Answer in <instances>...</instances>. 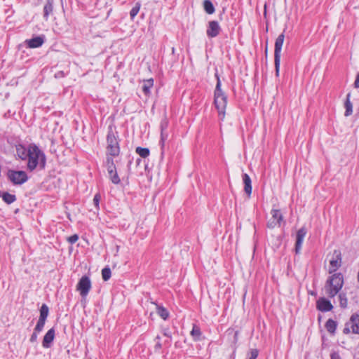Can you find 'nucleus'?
I'll return each instance as SVG.
<instances>
[{
    "label": "nucleus",
    "mask_w": 359,
    "mask_h": 359,
    "mask_svg": "<svg viewBox=\"0 0 359 359\" xmlns=\"http://www.w3.org/2000/svg\"><path fill=\"white\" fill-rule=\"evenodd\" d=\"M27 168L32 171L38 165L44 168L46 165V156L42 151L34 144L28 146Z\"/></svg>",
    "instance_id": "1"
},
{
    "label": "nucleus",
    "mask_w": 359,
    "mask_h": 359,
    "mask_svg": "<svg viewBox=\"0 0 359 359\" xmlns=\"http://www.w3.org/2000/svg\"><path fill=\"white\" fill-rule=\"evenodd\" d=\"M217 84L214 93V103L217 108L219 116L223 119L225 116V109L227 104V97L221 89V81L217 74H215Z\"/></svg>",
    "instance_id": "2"
},
{
    "label": "nucleus",
    "mask_w": 359,
    "mask_h": 359,
    "mask_svg": "<svg viewBox=\"0 0 359 359\" xmlns=\"http://www.w3.org/2000/svg\"><path fill=\"white\" fill-rule=\"evenodd\" d=\"M344 284V278L341 273H334L327 279L325 285L326 294L332 298L341 290Z\"/></svg>",
    "instance_id": "3"
},
{
    "label": "nucleus",
    "mask_w": 359,
    "mask_h": 359,
    "mask_svg": "<svg viewBox=\"0 0 359 359\" xmlns=\"http://www.w3.org/2000/svg\"><path fill=\"white\" fill-rule=\"evenodd\" d=\"M285 35L283 33L280 34L275 42V50H274V64L276 75L278 76L279 68L280 64V53L282 46L284 42Z\"/></svg>",
    "instance_id": "4"
},
{
    "label": "nucleus",
    "mask_w": 359,
    "mask_h": 359,
    "mask_svg": "<svg viewBox=\"0 0 359 359\" xmlns=\"http://www.w3.org/2000/svg\"><path fill=\"white\" fill-rule=\"evenodd\" d=\"M107 154L112 156H116L119 154L120 148L118 140L114 134L109 131L107 137Z\"/></svg>",
    "instance_id": "5"
},
{
    "label": "nucleus",
    "mask_w": 359,
    "mask_h": 359,
    "mask_svg": "<svg viewBox=\"0 0 359 359\" xmlns=\"http://www.w3.org/2000/svg\"><path fill=\"white\" fill-rule=\"evenodd\" d=\"M351 332L353 334H359V314L358 313H353L351 316L343 330V333L345 334H348Z\"/></svg>",
    "instance_id": "6"
},
{
    "label": "nucleus",
    "mask_w": 359,
    "mask_h": 359,
    "mask_svg": "<svg viewBox=\"0 0 359 359\" xmlns=\"http://www.w3.org/2000/svg\"><path fill=\"white\" fill-rule=\"evenodd\" d=\"M8 178L14 184H22L27 181L28 177L25 171H15L9 170L7 174Z\"/></svg>",
    "instance_id": "7"
},
{
    "label": "nucleus",
    "mask_w": 359,
    "mask_h": 359,
    "mask_svg": "<svg viewBox=\"0 0 359 359\" xmlns=\"http://www.w3.org/2000/svg\"><path fill=\"white\" fill-rule=\"evenodd\" d=\"M107 168L109 174V177L111 182L114 184L120 183L121 180L118 175L116 168L114 163V161L111 158L107 157Z\"/></svg>",
    "instance_id": "8"
},
{
    "label": "nucleus",
    "mask_w": 359,
    "mask_h": 359,
    "mask_svg": "<svg viewBox=\"0 0 359 359\" xmlns=\"http://www.w3.org/2000/svg\"><path fill=\"white\" fill-rule=\"evenodd\" d=\"M76 287L77 290L80 292L81 297H86L91 288V282L90 278L86 276H82L79 280Z\"/></svg>",
    "instance_id": "9"
},
{
    "label": "nucleus",
    "mask_w": 359,
    "mask_h": 359,
    "mask_svg": "<svg viewBox=\"0 0 359 359\" xmlns=\"http://www.w3.org/2000/svg\"><path fill=\"white\" fill-rule=\"evenodd\" d=\"M341 265V254L339 250H335L333 252L332 259L330 260L329 273L335 272Z\"/></svg>",
    "instance_id": "10"
},
{
    "label": "nucleus",
    "mask_w": 359,
    "mask_h": 359,
    "mask_svg": "<svg viewBox=\"0 0 359 359\" xmlns=\"http://www.w3.org/2000/svg\"><path fill=\"white\" fill-rule=\"evenodd\" d=\"M271 218L267 222V226L273 229L276 226H280V223L283 221V215L279 210L273 209L271 211Z\"/></svg>",
    "instance_id": "11"
},
{
    "label": "nucleus",
    "mask_w": 359,
    "mask_h": 359,
    "mask_svg": "<svg viewBox=\"0 0 359 359\" xmlns=\"http://www.w3.org/2000/svg\"><path fill=\"white\" fill-rule=\"evenodd\" d=\"M221 28L219 23L217 21H210L208 23L206 34L208 37L214 38L216 37L220 32Z\"/></svg>",
    "instance_id": "12"
},
{
    "label": "nucleus",
    "mask_w": 359,
    "mask_h": 359,
    "mask_svg": "<svg viewBox=\"0 0 359 359\" xmlns=\"http://www.w3.org/2000/svg\"><path fill=\"white\" fill-rule=\"evenodd\" d=\"M168 121L166 118L163 119L161 122V140L160 144L163 148L165 145V141L169 137V133L168 131Z\"/></svg>",
    "instance_id": "13"
},
{
    "label": "nucleus",
    "mask_w": 359,
    "mask_h": 359,
    "mask_svg": "<svg viewBox=\"0 0 359 359\" xmlns=\"http://www.w3.org/2000/svg\"><path fill=\"white\" fill-rule=\"evenodd\" d=\"M316 308L322 312L330 311L333 309L332 304L325 297H320L316 302Z\"/></svg>",
    "instance_id": "14"
},
{
    "label": "nucleus",
    "mask_w": 359,
    "mask_h": 359,
    "mask_svg": "<svg viewBox=\"0 0 359 359\" xmlns=\"http://www.w3.org/2000/svg\"><path fill=\"white\" fill-rule=\"evenodd\" d=\"M306 229L305 227H302L297 232L296 243H295V252L298 254L302 248V245L304 238L306 234Z\"/></svg>",
    "instance_id": "15"
},
{
    "label": "nucleus",
    "mask_w": 359,
    "mask_h": 359,
    "mask_svg": "<svg viewBox=\"0 0 359 359\" xmlns=\"http://www.w3.org/2000/svg\"><path fill=\"white\" fill-rule=\"evenodd\" d=\"M45 41L44 36H37L30 39H27L25 43L30 48H39L43 45Z\"/></svg>",
    "instance_id": "16"
},
{
    "label": "nucleus",
    "mask_w": 359,
    "mask_h": 359,
    "mask_svg": "<svg viewBox=\"0 0 359 359\" xmlns=\"http://www.w3.org/2000/svg\"><path fill=\"white\" fill-rule=\"evenodd\" d=\"M55 338V330L54 328L50 329L45 336L43 337L42 346L44 348H49L50 346L51 343L54 340Z\"/></svg>",
    "instance_id": "17"
},
{
    "label": "nucleus",
    "mask_w": 359,
    "mask_h": 359,
    "mask_svg": "<svg viewBox=\"0 0 359 359\" xmlns=\"http://www.w3.org/2000/svg\"><path fill=\"white\" fill-rule=\"evenodd\" d=\"M243 181L244 183V191L250 196L252 193L251 179L250 176L246 173L243 174Z\"/></svg>",
    "instance_id": "18"
},
{
    "label": "nucleus",
    "mask_w": 359,
    "mask_h": 359,
    "mask_svg": "<svg viewBox=\"0 0 359 359\" xmlns=\"http://www.w3.org/2000/svg\"><path fill=\"white\" fill-rule=\"evenodd\" d=\"M53 0H48L43 7V18L47 20L50 14L52 13L53 9Z\"/></svg>",
    "instance_id": "19"
},
{
    "label": "nucleus",
    "mask_w": 359,
    "mask_h": 359,
    "mask_svg": "<svg viewBox=\"0 0 359 359\" xmlns=\"http://www.w3.org/2000/svg\"><path fill=\"white\" fill-rule=\"evenodd\" d=\"M351 93H348L346 95V99L344 103V107L346 109L344 115L346 116H350L353 112V104L350 100Z\"/></svg>",
    "instance_id": "20"
},
{
    "label": "nucleus",
    "mask_w": 359,
    "mask_h": 359,
    "mask_svg": "<svg viewBox=\"0 0 359 359\" xmlns=\"http://www.w3.org/2000/svg\"><path fill=\"white\" fill-rule=\"evenodd\" d=\"M16 153L18 156L22 160H25L28 157V148L26 149L22 145H19L16 148Z\"/></svg>",
    "instance_id": "21"
},
{
    "label": "nucleus",
    "mask_w": 359,
    "mask_h": 359,
    "mask_svg": "<svg viewBox=\"0 0 359 359\" xmlns=\"http://www.w3.org/2000/svg\"><path fill=\"white\" fill-rule=\"evenodd\" d=\"M154 86V80L152 79L144 80L142 85V91L146 95L150 94V90Z\"/></svg>",
    "instance_id": "22"
},
{
    "label": "nucleus",
    "mask_w": 359,
    "mask_h": 359,
    "mask_svg": "<svg viewBox=\"0 0 359 359\" xmlns=\"http://www.w3.org/2000/svg\"><path fill=\"white\" fill-rule=\"evenodd\" d=\"M337 323L332 319H328L325 323V328L330 334H334Z\"/></svg>",
    "instance_id": "23"
},
{
    "label": "nucleus",
    "mask_w": 359,
    "mask_h": 359,
    "mask_svg": "<svg viewBox=\"0 0 359 359\" xmlns=\"http://www.w3.org/2000/svg\"><path fill=\"white\" fill-rule=\"evenodd\" d=\"M0 196L3 201L7 204H11L16 200V197L14 194H9L8 192H3Z\"/></svg>",
    "instance_id": "24"
},
{
    "label": "nucleus",
    "mask_w": 359,
    "mask_h": 359,
    "mask_svg": "<svg viewBox=\"0 0 359 359\" xmlns=\"http://www.w3.org/2000/svg\"><path fill=\"white\" fill-rule=\"evenodd\" d=\"M203 8H204L205 11L208 14H212L215 13V7H214L212 3L209 0H205L203 1Z\"/></svg>",
    "instance_id": "25"
},
{
    "label": "nucleus",
    "mask_w": 359,
    "mask_h": 359,
    "mask_svg": "<svg viewBox=\"0 0 359 359\" xmlns=\"http://www.w3.org/2000/svg\"><path fill=\"white\" fill-rule=\"evenodd\" d=\"M157 310H156V312L163 319V320H166L168 316H169V313L168 311V310L161 306H157Z\"/></svg>",
    "instance_id": "26"
},
{
    "label": "nucleus",
    "mask_w": 359,
    "mask_h": 359,
    "mask_svg": "<svg viewBox=\"0 0 359 359\" xmlns=\"http://www.w3.org/2000/svg\"><path fill=\"white\" fill-rule=\"evenodd\" d=\"M49 309L48 306L43 304L40 309V316L39 318L46 320L48 315Z\"/></svg>",
    "instance_id": "27"
},
{
    "label": "nucleus",
    "mask_w": 359,
    "mask_h": 359,
    "mask_svg": "<svg viewBox=\"0 0 359 359\" xmlns=\"http://www.w3.org/2000/svg\"><path fill=\"white\" fill-rule=\"evenodd\" d=\"M339 305L342 309H345L348 305V299L345 293L339 294Z\"/></svg>",
    "instance_id": "28"
},
{
    "label": "nucleus",
    "mask_w": 359,
    "mask_h": 359,
    "mask_svg": "<svg viewBox=\"0 0 359 359\" xmlns=\"http://www.w3.org/2000/svg\"><path fill=\"white\" fill-rule=\"evenodd\" d=\"M141 7V4L140 2H137L135 6L131 9L130 12V16L132 20L137 15L140 11Z\"/></svg>",
    "instance_id": "29"
},
{
    "label": "nucleus",
    "mask_w": 359,
    "mask_h": 359,
    "mask_svg": "<svg viewBox=\"0 0 359 359\" xmlns=\"http://www.w3.org/2000/svg\"><path fill=\"white\" fill-rule=\"evenodd\" d=\"M136 152L142 158H147L149 155V150L147 148L137 147Z\"/></svg>",
    "instance_id": "30"
},
{
    "label": "nucleus",
    "mask_w": 359,
    "mask_h": 359,
    "mask_svg": "<svg viewBox=\"0 0 359 359\" xmlns=\"http://www.w3.org/2000/svg\"><path fill=\"white\" fill-rule=\"evenodd\" d=\"M191 336L194 339L198 340L201 334V330L197 325H194L192 330L191 331Z\"/></svg>",
    "instance_id": "31"
},
{
    "label": "nucleus",
    "mask_w": 359,
    "mask_h": 359,
    "mask_svg": "<svg viewBox=\"0 0 359 359\" xmlns=\"http://www.w3.org/2000/svg\"><path fill=\"white\" fill-rule=\"evenodd\" d=\"M111 274V269L109 267H105L102 270V276L104 281H107L110 278Z\"/></svg>",
    "instance_id": "32"
},
{
    "label": "nucleus",
    "mask_w": 359,
    "mask_h": 359,
    "mask_svg": "<svg viewBox=\"0 0 359 359\" xmlns=\"http://www.w3.org/2000/svg\"><path fill=\"white\" fill-rule=\"evenodd\" d=\"M46 320H43V319H41V318L39 319L37 324L34 328L36 332H40L43 330L45 323H46Z\"/></svg>",
    "instance_id": "33"
},
{
    "label": "nucleus",
    "mask_w": 359,
    "mask_h": 359,
    "mask_svg": "<svg viewBox=\"0 0 359 359\" xmlns=\"http://www.w3.org/2000/svg\"><path fill=\"white\" fill-rule=\"evenodd\" d=\"M101 200V196L99 193L96 194L93 198V203L97 209H99V203Z\"/></svg>",
    "instance_id": "34"
},
{
    "label": "nucleus",
    "mask_w": 359,
    "mask_h": 359,
    "mask_svg": "<svg viewBox=\"0 0 359 359\" xmlns=\"http://www.w3.org/2000/svg\"><path fill=\"white\" fill-rule=\"evenodd\" d=\"M79 239V236L77 234H74L71 236H69L67 239V241H69V243H70L71 244H73V243H75Z\"/></svg>",
    "instance_id": "35"
},
{
    "label": "nucleus",
    "mask_w": 359,
    "mask_h": 359,
    "mask_svg": "<svg viewBox=\"0 0 359 359\" xmlns=\"http://www.w3.org/2000/svg\"><path fill=\"white\" fill-rule=\"evenodd\" d=\"M38 333H39V332H36L35 330H34V332L32 333V334L31 335L30 339H29L30 342L34 343L36 341L37 337H38Z\"/></svg>",
    "instance_id": "36"
},
{
    "label": "nucleus",
    "mask_w": 359,
    "mask_h": 359,
    "mask_svg": "<svg viewBox=\"0 0 359 359\" xmlns=\"http://www.w3.org/2000/svg\"><path fill=\"white\" fill-rule=\"evenodd\" d=\"M258 355V351L257 349H252L251 350L250 353V358L249 359H256Z\"/></svg>",
    "instance_id": "37"
},
{
    "label": "nucleus",
    "mask_w": 359,
    "mask_h": 359,
    "mask_svg": "<svg viewBox=\"0 0 359 359\" xmlns=\"http://www.w3.org/2000/svg\"><path fill=\"white\" fill-rule=\"evenodd\" d=\"M354 87L355 88H359V72L358 74L356 76L355 82H354Z\"/></svg>",
    "instance_id": "38"
},
{
    "label": "nucleus",
    "mask_w": 359,
    "mask_h": 359,
    "mask_svg": "<svg viewBox=\"0 0 359 359\" xmlns=\"http://www.w3.org/2000/svg\"><path fill=\"white\" fill-rule=\"evenodd\" d=\"M55 78H62L65 76V74L62 71L58 72L55 75Z\"/></svg>",
    "instance_id": "39"
},
{
    "label": "nucleus",
    "mask_w": 359,
    "mask_h": 359,
    "mask_svg": "<svg viewBox=\"0 0 359 359\" xmlns=\"http://www.w3.org/2000/svg\"><path fill=\"white\" fill-rule=\"evenodd\" d=\"M163 335L165 336V337H170V338L171 337V333H170V332L169 331L168 329L164 330Z\"/></svg>",
    "instance_id": "40"
},
{
    "label": "nucleus",
    "mask_w": 359,
    "mask_h": 359,
    "mask_svg": "<svg viewBox=\"0 0 359 359\" xmlns=\"http://www.w3.org/2000/svg\"><path fill=\"white\" fill-rule=\"evenodd\" d=\"M331 359H340L339 354L334 353L331 354Z\"/></svg>",
    "instance_id": "41"
},
{
    "label": "nucleus",
    "mask_w": 359,
    "mask_h": 359,
    "mask_svg": "<svg viewBox=\"0 0 359 359\" xmlns=\"http://www.w3.org/2000/svg\"><path fill=\"white\" fill-rule=\"evenodd\" d=\"M156 346L158 347V348H161V343L158 341L156 344Z\"/></svg>",
    "instance_id": "42"
},
{
    "label": "nucleus",
    "mask_w": 359,
    "mask_h": 359,
    "mask_svg": "<svg viewBox=\"0 0 359 359\" xmlns=\"http://www.w3.org/2000/svg\"><path fill=\"white\" fill-rule=\"evenodd\" d=\"M156 339L159 340V339H160V337H159V336H157V337H156Z\"/></svg>",
    "instance_id": "43"
},
{
    "label": "nucleus",
    "mask_w": 359,
    "mask_h": 359,
    "mask_svg": "<svg viewBox=\"0 0 359 359\" xmlns=\"http://www.w3.org/2000/svg\"><path fill=\"white\" fill-rule=\"evenodd\" d=\"M237 334H238V332H235V337H236V336H237Z\"/></svg>",
    "instance_id": "44"
}]
</instances>
